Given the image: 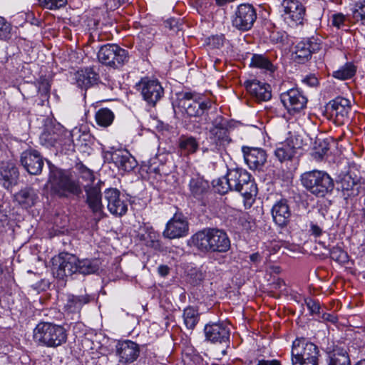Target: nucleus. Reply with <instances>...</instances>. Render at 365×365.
Masks as SVG:
<instances>
[{"instance_id":"f257e3e1","label":"nucleus","mask_w":365,"mask_h":365,"mask_svg":"<svg viewBox=\"0 0 365 365\" xmlns=\"http://www.w3.org/2000/svg\"><path fill=\"white\" fill-rule=\"evenodd\" d=\"M192 245L202 252H226L230 240L224 231L207 229L197 232L191 237Z\"/></svg>"},{"instance_id":"f03ea898","label":"nucleus","mask_w":365,"mask_h":365,"mask_svg":"<svg viewBox=\"0 0 365 365\" xmlns=\"http://www.w3.org/2000/svg\"><path fill=\"white\" fill-rule=\"evenodd\" d=\"M34 341L38 346L56 348L67 341L66 329L51 322H40L34 329Z\"/></svg>"},{"instance_id":"7ed1b4c3","label":"nucleus","mask_w":365,"mask_h":365,"mask_svg":"<svg viewBox=\"0 0 365 365\" xmlns=\"http://www.w3.org/2000/svg\"><path fill=\"white\" fill-rule=\"evenodd\" d=\"M210 103L203 101L202 96L195 92H185L180 95L179 107L190 117L200 118V122L207 123L215 113H208Z\"/></svg>"},{"instance_id":"20e7f679","label":"nucleus","mask_w":365,"mask_h":365,"mask_svg":"<svg viewBox=\"0 0 365 365\" xmlns=\"http://www.w3.org/2000/svg\"><path fill=\"white\" fill-rule=\"evenodd\" d=\"M52 193L60 197L78 196L82 192L79 182L63 170H53L49 176Z\"/></svg>"},{"instance_id":"39448f33","label":"nucleus","mask_w":365,"mask_h":365,"mask_svg":"<svg viewBox=\"0 0 365 365\" xmlns=\"http://www.w3.org/2000/svg\"><path fill=\"white\" fill-rule=\"evenodd\" d=\"M227 173L232 190L240 192L244 197L245 206L250 207L257 194V187L250 173L242 169L230 170Z\"/></svg>"},{"instance_id":"423d86ee","label":"nucleus","mask_w":365,"mask_h":365,"mask_svg":"<svg viewBox=\"0 0 365 365\" xmlns=\"http://www.w3.org/2000/svg\"><path fill=\"white\" fill-rule=\"evenodd\" d=\"M319 351L317 345L304 337L297 338L292 343L293 365H319Z\"/></svg>"},{"instance_id":"0eeeda50","label":"nucleus","mask_w":365,"mask_h":365,"mask_svg":"<svg viewBox=\"0 0 365 365\" xmlns=\"http://www.w3.org/2000/svg\"><path fill=\"white\" fill-rule=\"evenodd\" d=\"M301 181L308 191L317 197L325 196L334 188L331 178L327 173L321 170H314L303 173Z\"/></svg>"},{"instance_id":"6e6552de","label":"nucleus","mask_w":365,"mask_h":365,"mask_svg":"<svg viewBox=\"0 0 365 365\" xmlns=\"http://www.w3.org/2000/svg\"><path fill=\"white\" fill-rule=\"evenodd\" d=\"M98 58L107 66L118 68L128 61L129 56L126 50L117 44L108 43L101 47Z\"/></svg>"},{"instance_id":"1a4fd4ad","label":"nucleus","mask_w":365,"mask_h":365,"mask_svg":"<svg viewBox=\"0 0 365 365\" xmlns=\"http://www.w3.org/2000/svg\"><path fill=\"white\" fill-rule=\"evenodd\" d=\"M78 258L67 252L60 253L52 258V273L59 279L66 280L77 273Z\"/></svg>"},{"instance_id":"9d476101","label":"nucleus","mask_w":365,"mask_h":365,"mask_svg":"<svg viewBox=\"0 0 365 365\" xmlns=\"http://www.w3.org/2000/svg\"><path fill=\"white\" fill-rule=\"evenodd\" d=\"M136 89L140 92L143 98L152 106H155L164 94L160 82L148 77L141 78L136 84Z\"/></svg>"},{"instance_id":"9b49d317","label":"nucleus","mask_w":365,"mask_h":365,"mask_svg":"<svg viewBox=\"0 0 365 365\" xmlns=\"http://www.w3.org/2000/svg\"><path fill=\"white\" fill-rule=\"evenodd\" d=\"M281 101L290 115L301 113L307 107V98L298 88H292L280 95Z\"/></svg>"},{"instance_id":"f8f14e48","label":"nucleus","mask_w":365,"mask_h":365,"mask_svg":"<svg viewBox=\"0 0 365 365\" xmlns=\"http://www.w3.org/2000/svg\"><path fill=\"white\" fill-rule=\"evenodd\" d=\"M350 110V101L341 97L331 101L326 108L329 119L337 125H343L348 121Z\"/></svg>"},{"instance_id":"ddd939ff","label":"nucleus","mask_w":365,"mask_h":365,"mask_svg":"<svg viewBox=\"0 0 365 365\" xmlns=\"http://www.w3.org/2000/svg\"><path fill=\"white\" fill-rule=\"evenodd\" d=\"M338 188L340 189L346 199L358 195L362 188L361 177L354 172L349 170L341 173L337 179Z\"/></svg>"},{"instance_id":"4468645a","label":"nucleus","mask_w":365,"mask_h":365,"mask_svg":"<svg viewBox=\"0 0 365 365\" xmlns=\"http://www.w3.org/2000/svg\"><path fill=\"white\" fill-rule=\"evenodd\" d=\"M212 126L209 129L210 140L218 147H225L230 144L231 138L226 127L225 119L220 115L211 116Z\"/></svg>"},{"instance_id":"2eb2a0df","label":"nucleus","mask_w":365,"mask_h":365,"mask_svg":"<svg viewBox=\"0 0 365 365\" xmlns=\"http://www.w3.org/2000/svg\"><path fill=\"white\" fill-rule=\"evenodd\" d=\"M256 19L255 8L249 4H242L238 6L235 11L232 25L239 30L248 31L252 27Z\"/></svg>"},{"instance_id":"dca6fc26","label":"nucleus","mask_w":365,"mask_h":365,"mask_svg":"<svg viewBox=\"0 0 365 365\" xmlns=\"http://www.w3.org/2000/svg\"><path fill=\"white\" fill-rule=\"evenodd\" d=\"M189 232V223L181 213H175L167 222L163 235L165 238L176 239L185 237Z\"/></svg>"},{"instance_id":"f3484780","label":"nucleus","mask_w":365,"mask_h":365,"mask_svg":"<svg viewBox=\"0 0 365 365\" xmlns=\"http://www.w3.org/2000/svg\"><path fill=\"white\" fill-rule=\"evenodd\" d=\"M205 338L212 343H228L230 330L229 326L224 322H211L205 326Z\"/></svg>"},{"instance_id":"a211bd4d","label":"nucleus","mask_w":365,"mask_h":365,"mask_svg":"<svg viewBox=\"0 0 365 365\" xmlns=\"http://www.w3.org/2000/svg\"><path fill=\"white\" fill-rule=\"evenodd\" d=\"M104 199L107 202V207L110 212L116 216L125 215L128 210L127 201L120 196L118 190L110 188L106 190Z\"/></svg>"},{"instance_id":"6ab92c4d","label":"nucleus","mask_w":365,"mask_h":365,"mask_svg":"<svg viewBox=\"0 0 365 365\" xmlns=\"http://www.w3.org/2000/svg\"><path fill=\"white\" fill-rule=\"evenodd\" d=\"M244 86L251 98L257 102L267 101L272 98L270 86L257 79L247 80Z\"/></svg>"},{"instance_id":"aec40b11","label":"nucleus","mask_w":365,"mask_h":365,"mask_svg":"<svg viewBox=\"0 0 365 365\" xmlns=\"http://www.w3.org/2000/svg\"><path fill=\"white\" fill-rule=\"evenodd\" d=\"M281 5L285 19L289 20L294 25L302 24L306 9L300 1L297 0H283Z\"/></svg>"},{"instance_id":"412c9836","label":"nucleus","mask_w":365,"mask_h":365,"mask_svg":"<svg viewBox=\"0 0 365 365\" xmlns=\"http://www.w3.org/2000/svg\"><path fill=\"white\" fill-rule=\"evenodd\" d=\"M21 163L26 170L31 175L41 173L43 167V160L40 153L35 150L24 151L21 156Z\"/></svg>"},{"instance_id":"4be33fe9","label":"nucleus","mask_w":365,"mask_h":365,"mask_svg":"<svg viewBox=\"0 0 365 365\" xmlns=\"http://www.w3.org/2000/svg\"><path fill=\"white\" fill-rule=\"evenodd\" d=\"M245 160L252 170H260L267 162L264 150L259 148L242 147Z\"/></svg>"},{"instance_id":"5701e85b","label":"nucleus","mask_w":365,"mask_h":365,"mask_svg":"<svg viewBox=\"0 0 365 365\" xmlns=\"http://www.w3.org/2000/svg\"><path fill=\"white\" fill-rule=\"evenodd\" d=\"M322 41L320 39L312 37L299 41L295 47V58L299 61L307 60L312 55L320 50Z\"/></svg>"},{"instance_id":"b1692460","label":"nucleus","mask_w":365,"mask_h":365,"mask_svg":"<svg viewBox=\"0 0 365 365\" xmlns=\"http://www.w3.org/2000/svg\"><path fill=\"white\" fill-rule=\"evenodd\" d=\"M140 354L138 345L130 340L118 343L117 345V354L120 362L130 364L135 361Z\"/></svg>"},{"instance_id":"393cba45","label":"nucleus","mask_w":365,"mask_h":365,"mask_svg":"<svg viewBox=\"0 0 365 365\" xmlns=\"http://www.w3.org/2000/svg\"><path fill=\"white\" fill-rule=\"evenodd\" d=\"M41 140L45 141L48 145L54 147H63L71 145V134L62 129H56L52 132H44L41 136Z\"/></svg>"},{"instance_id":"a878e982","label":"nucleus","mask_w":365,"mask_h":365,"mask_svg":"<svg viewBox=\"0 0 365 365\" xmlns=\"http://www.w3.org/2000/svg\"><path fill=\"white\" fill-rule=\"evenodd\" d=\"M111 160L119 169L127 172L133 170L138 165L135 158L127 151H115L111 154Z\"/></svg>"},{"instance_id":"bb28decb","label":"nucleus","mask_w":365,"mask_h":365,"mask_svg":"<svg viewBox=\"0 0 365 365\" xmlns=\"http://www.w3.org/2000/svg\"><path fill=\"white\" fill-rule=\"evenodd\" d=\"M296 145L292 137L277 144L274 155L281 163L290 160L296 153Z\"/></svg>"},{"instance_id":"cd10ccee","label":"nucleus","mask_w":365,"mask_h":365,"mask_svg":"<svg viewBox=\"0 0 365 365\" xmlns=\"http://www.w3.org/2000/svg\"><path fill=\"white\" fill-rule=\"evenodd\" d=\"M139 239L144 242L145 245L156 250L161 248L160 234L154 230L152 227L144 226L140 229L138 233Z\"/></svg>"},{"instance_id":"c85d7f7f","label":"nucleus","mask_w":365,"mask_h":365,"mask_svg":"<svg viewBox=\"0 0 365 365\" xmlns=\"http://www.w3.org/2000/svg\"><path fill=\"white\" fill-rule=\"evenodd\" d=\"M272 215L274 222L279 226H284L291 216L289 207L285 200L276 202L272 209Z\"/></svg>"},{"instance_id":"c756f323","label":"nucleus","mask_w":365,"mask_h":365,"mask_svg":"<svg viewBox=\"0 0 365 365\" xmlns=\"http://www.w3.org/2000/svg\"><path fill=\"white\" fill-rule=\"evenodd\" d=\"M199 149V143L192 135H181L178 140V151L182 156H189Z\"/></svg>"},{"instance_id":"7c9ffc66","label":"nucleus","mask_w":365,"mask_h":365,"mask_svg":"<svg viewBox=\"0 0 365 365\" xmlns=\"http://www.w3.org/2000/svg\"><path fill=\"white\" fill-rule=\"evenodd\" d=\"M77 85L81 88H88L96 83L98 76L91 68L81 70L76 74Z\"/></svg>"},{"instance_id":"2f4dec72","label":"nucleus","mask_w":365,"mask_h":365,"mask_svg":"<svg viewBox=\"0 0 365 365\" xmlns=\"http://www.w3.org/2000/svg\"><path fill=\"white\" fill-rule=\"evenodd\" d=\"M88 302L89 299L87 296L68 294L64 304V311L68 314H78L83 306Z\"/></svg>"},{"instance_id":"473e14b6","label":"nucleus","mask_w":365,"mask_h":365,"mask_svg":"<svg viewBox=\"0 0 365 365\" xmlns=\"http://www.w3.org/2000/svg\"><path fill=\"white\" fill-rule=\"evenodd\" d=\"M37 198L36 191L31 187L22 189L14 195L15 200L24 208L34 205Z\"/></svg>"},{"instance_id":"72a5a7b5","label":"nucleus","mask_w":365,"mask_h":365,"mask_svg":"<svg viewBox=\"0 0 365 365\" xmlns=\"http://www.w3.org/2000/svg\"><path fill=\"white\" fill-rule=\"evenodd\" d=\"M87 203L92 211L101 217L103 205L101 203V194L99 188L91 187L86 190Z\"/></svg>"},{"instance_id":"f704fd0d","label":"nucleus","mask_w":365,"mask_h":365,"mask_svg":"<svg viewBox=\"0 0 365 365\" xmlns=\"http://www.w3.org/2000/svg\"><path fill=\"white\" fill-rule=\"evenodd\" d=\"M329 365H350L346 351L340 347H335L329 353Z\"/></svg>"},{"instance_id":"c9c22d12","label":"nucleus","mask_w":365,"mask_h":365,"mask_svg":"<svg viewBox=\"0 0 365 365\" xmlns=\"http://www.w3.org/2000/svg\"><path fill=\"white\" fill-rule=\"evenodd\" d=\"M77 272L82 274H91L99 269L100 262L98 259H78Z\"/></svg>"},{"instance_id":"e433bc0d","label":"nucleus","mask_w":365,"mask_h":365,"mask_svg":"<svg viewBox=\"0 0 365 365\" xmlns=\"http://www.w3.org/2000/svg\"><path fill=\"white\" fill-rule=\"evenodd\" d=\"M114 118L115 115L113 112L107 108H100L95 114V120L97 125L102 128L110 126L113 123Z\"/></svg>"},{"instance_id":"4c0bfd02","label":"nucleus","mask_w":365,"mask_h":365,"mask_svg":"<svg viewBox=\"0 0 365 365\" xmlns=\"http://www.w3.org/2000/svg\"><path fill=\"white\" fill-rule=\"evenodd\" d=\"M1 175L4 180L3 185L6 188H9L12 185L16 184L19 177V172L14 165H8L6 168L1 172Z\"/></svg>"},{"instance_id":"58836bf2","label":"nucleus","mask_w":365,"mask_h":365,"mask_svg":"<svg viewBox=\"0 0 365 365\" xmlns=\"http://www.w3.org/2000/svg\"><path fill=\"white\" fill-rule=\"evenodd\" d=\"M250 66L273 73L275 67L272 62L262 55L254 54L251 58Z\"/></svg>"},{"instance_id":"ea45409f","label":"nucleus","mask_w":365,"mask_h":365,"mask_svg":"<svg viewBox=\"0 0 365 365\" xmlns=\"http://www.w3.org/2000/svg\"><path fill=\"white\" fill-rule=\"evenodd\" d=\"M183 320L186 327L189 329H193L199 321V314L197 310L193 307H189L184 309Z\"/></svg>"},{"instance_id":"a19ab883","label":"nucleus","mask_w":365,"mask_h":365,"mask_svg":"<svg viewBox=\"0 0 365 365\" xmlns=\"http://www.w3.org/2000/svg\"><path fill=\"white\" fill-rule=\"evenodd\" d=\"M356 71V66L351 63H346L336 71L333 72V77L340 80H346L351 78L355 74Z\"/></svg>"},{"instance_id":"79ce46f5","label":"nucleus","mask_w":365,"mask_h":365,"mask_svg":"<svg viewBox=\"0 0 365 365\" xmlns=\"http://www.w3.org/2000/svg\"><path fill=\"white\" fill-rule=\"evenodd\" d=\"M230 178L228 173L224 177L220 178L217 180H213L212 185L215 191L220 193V195H225L232 190L231 182H230Z\"/></svg>"},{"instance_id":"37998d69","label":"nucleus","mask_w":365,"mask_h":365,"mask_svg":"<svg viewBox=\"0 0 365 365\" xmlns=\"http://www.w3.org/2000/svg\"><path fill=\"white\" fill-rule=\"evenodd\" d=\"M208 188L207 182L200 178H192L190 182V189L195 197L200 196Z\"/></svg>"},{"instance_id":"c03bdc74","label":"nucleus","mask_w":365,"mask_h":365,"mask_svg":"<svg viewBox=\"0 0 365 365\" xmlns=\"http://www.w3.org/2000/svg\"><path fill=\"white\" fill-rule=\"evenodd\" d=\"M330 257L340 264L348 262L347 253L339 246H334L330 250Z\"/></svg>"},{"instance_id":"a18cd8bd","label":"nucleus","mask_w":365,"mask_h":365,"mask_svg":"<svg viewBox=\"0 0 365 365\" xmlns=\"http://www.w3.org/2000/svg\"><path fill=\"white\" fill-rule=\"evenodd\" d=\"M353 18L365 25V1H359L355 4L353 11Z\"/></svg>"},{"instance_id":"49530a36","label":"nucleus","mask_w":365,"mask_h":365,"mask_svg":"<svg viewBox=\"0 0 365 365\" xmlns=\"http://www.w3.org/2000/svg\"><path fill=\"white\" fill-rule=\"evenodd\" d=\"M39 4L48 9H56L64 6L67 0H38Z\"/></svg>"},{"instance_id":"de8ad7c7","label":"nucleus","mask_w":365,"mask_h":365,"mask_svg":"<svg viewBox=\"0 0 365 365\" xmlns=\"http://www.w3.org/2000/svg\"><path fill=\"white\" fill-rule=\"evenodd\" d=\"M11 31L10 24L4 18L0 16V38H6Z\"/></svg>"},{"instance_id":"09e8293b","label":"nucleus","mask_w":365,"mask_h":365,"mask_svg":"<svg viewBox=\"0 0 365 365\" xmlns=\"http://www.w3.org/2000/svg\"><path fill=\"white\" fill-rule=\"evenodd\" d=\"M305 304L312 314L319 312L320 305L319 302L311 298H307L305 299Z\"/></svg>"},{"instance_id":"8fccbe9b","label":"nucleus","mask_w":365,"mask_h":365,"mask_svg":"<svg viewBox=\"0 0 365 365\" xmlns=\"http://www.w3.org/2000/svg\"><path fill=\"white\" fill-rule=\"evenodd\" d=\"M346 17L342 14H336L331 16V24L337 29H341L344 26Z\"/></svg>"},{"instance_id":"3c124183","label":"nucleus","mask_w":365,"mask_h":365,"mask_svg":"<svg viewBox=\"0 0 365 365\" xmlns=\"http://www.w3.org/2000/svg\"><path fill=\"white\" fill-rule=\"evenodd\" d=\"M38 92L41 96H47L49 94L51 85L47 79H42L38 83Z\"/></svg>"},{"instance_id":"603ef678","label":"nucleus","mask_w":365,"mask_h":365,"mask_svg":"<svg viewBox=\"0 0 365 365\" xmlns=\"http://www.w3.org/2000/svg\"><path fill=\"white\" fill-rule=\"evenodd\" d=\"M79 171L82 178L89 182H93L94 180V175L93 171L87 168L84 165L80 166Z\"/></svg>"},{"instance_id":"864d4df0","label":"nucleus","mask_w":365,"mask_h":365,"mask_svg":"<svg viewBox=\"0 0 365 365\" xmlns=\"http://www.w3.org/2000/svg\"><path fill=\"white\" fill-rule=\"evenodd\" d=\"M127 1L128 0H106L105 5L108 9L115 10Z\"/></svg>"},{"instance_id":"5fc2aeb1","label":"nucleus","mask_w":365,"mask_h":365,"mask_svg":"<svg viewBox=\"0 0 365 365\" xmlns=\"http://www.w3.org/2000/svg\"><path fill=\"white\" fill-rule=\"evenodd\" d=\"M240 222L245 230H248L252 228V222L250 220V217L247 215H243L240 217Z\"/></svg>"},{"instance_id":"6e6d98bb","label":"nucleus","mask_w":365,"mask_h":365,"mask_svg":"<svg viewBox=\"0 0 365 365\" xmlns=\"http://www.w3.org/2000/svg\"><path fill=\"white\" fill-rule=\"evenodd\" d=\"M303 81L310 86H315L318 84V79L314 76H307Z\"/></svg>"},{"instance_id":"4d7b16f0","label":"nucleus","mask_w":365,"mask_h":365,"mask_svg":"<svg viewBox=\"0 0 365 365\" xmlns=\"http://www.w3.org/2000/svg\"><path fill=\"white\" fill-rule=\"evenodd\" d=\"M256 365H281L279 361L276 359H272V360H265V359H261L259 360Z\"/></svg>"},{"instance_id":"13d9d810","label":"nucleus","mask_w":365,"mask_h":365,"mask_svg":"<svg viewBox=\"0 0 365 365\" xmlns=\"http://www.w3.org/2000/svg\"><path fill=\"white\" fill-rule=\"evenodd\" d=\"M158 274L162 277H165L169 274V267L167 265H160L158 268Z\"/></svg>"},{"instance_id":"bf43d9fd","label":"nucleus","mask_w":365,"mask_h":365,"mask_svg":"<svg viewBox=\"0 0 365 365\" xmlns=\"http://www.w3.org/2000/svg\"><path fill=\"white\" fill-rule=\"evenodd\" d=\"M311 230L312 232V234L317 237L320 236L322 233V229L317 225L312 224Z\"/></svg>"},{"instance_id":"052dcab7","label":"nucleus","mask_w":365,"mask_h":365,"mask_svg":"<svg viewBox=\"0 0 365 365\" xmlns=\"http://www.w3.org/2000/svg\"><path fill=\"white\" fill-rule=\"evenodd\" d=\"M250 260L253 262H257L259 260V255L258 253H254L250 257Z\"/></svg>"},{"instance_id":"680f3d73","label":"nucleus","mask_w":365,"mask_h":365,"mask_svg":"<svg viewBox=\"0 0 365 365\" xmlns=\"http://www.w3.org/2000/svg\"><path fill=\"white\" fill-rule=\"evenodd\" d=\"M323 318L325 320H328V321H331V322H334L336 319V318L333 315H331L330 314H324L323 316Z\"/></svg>"},{"instance_id":"e2e57ef3","label":"nucleus","mask_w":365,"mask_h":365,"mask_svg":"<svg viewBox=\"0 0 365 365\" xmlns=\"http://www.w3.org/2000/svg\"><path fill=\"white\" fill-rule=\"evenodd\" d=\"M215 1L217 5L222 6L229 1V0H215Z\"/></svg>"},{"instance_id":"0e129e2a","label":"nucleus","mask_w":365,"mask_h":365,"mask_svg":"<svg viewBox=\"0 0 365 365\" xmlns=\"http://www.w3.org/2000/svg\"><path fill=\"white\" fill-rule=\"evenodd\" d=\"M271 269H272L273 272H274V273H279V272H280V267L278 266H273L271 267Z\"/></svg>"},{"instance_id":"69168bd1","label":"nucleus","mask_w":365,"mask_h":365,"mask_svg":"<svg viewBox=\"0 0 365 365\" xmlns=\"http://www.w3.org/2000/svg\"><path fill=\"white\" fill-rule=\"evenodd\" d=\"M362 210H363V217L365 218V195L363 197V207H362Z\"/></svg>"},{"instance_id":"338daca9","label":"nucleus","mask_w":365,"mask_h":365,"mask_svg":"<svg viewBox=\"0 0 365 365\" xmlns=\"http://www.w3.org/2000/svg\"><path fill=\"white\" fill-rule=\"evenodd\" d=\"M355 365H365V359L364 360H361L360 361H359L357 364H356Z\"/></svg>"},{"instance_id":"774afa93","label":"nucleus","mask_w":365,"mask_h":365,"mask_svg":"<svg viewBox=\"0 0 365 365\" xmlns=\"http://www.w3.org/2000/svg\"><path fill=\"white\" fill-rule=\"evenodd\" d=\"M3 272H4L3 266L0 264V276L3 274Z\"/></svg>"}]
</instances>
